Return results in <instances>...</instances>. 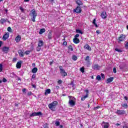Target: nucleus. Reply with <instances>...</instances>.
Masks as SVG:
<instances>
[{
    "label": "nucleus",
    "mask_w": 128,
    "mask_h": 128,
    "mask_svg": "<svg viewBox=\"0 0 128 128\" xmlns=\"http://www.w3.org/2000/svg\"><path fill=\"white\" fill-rule=\"evenodd\" d=\"M48 94H50V89H47L45 92V95Z\"/></svg>",
    "instance_id": "cd10ccee"
},
{
    "label": "nucleus",
    "mask_w": 128,
    "mask_h": 128,
    "mask_svg": "<svg viewBox=\"0 0 128 128\" xmlns=\"http://www.w3.org/2000/svg\"><path fill=\"white\" fill-rule=\"evenodd\" d=\"M2 72V64H0V72Z\"/></svg>",
    "instance_id": "37998d69"
},
{
    "label": "nucleus",
    "mask_w": 128,
    "mask_h": 128,
    "mask_svg": "<svg viewBox=\"0 0 128 128\" xmlns=\"http://www.w3.org/2000/svg\"><path fill=\"white\" fill-rule=\"evenodd\" d=\"M96 18L94 19L92 24H94V26H95L96 28H98V24H96Z\"/></svg>",
    "instance_id": "a878e982"
},
{
    "label": "nucleus",
    "mask_w": 128,
    "mask_h": 128,
    "mask_svg": "<svg viewBox=\"0 0 128 128\" xmlns=\"http://www.w3.org/2000/svg\"><path fill=\"white\" fill-rule=\"evenodd\" d=\"M58 105V102L54 101L48 104V108L51 110H56V106Z\"/></svg>",
    "instance_id": "f257e3e1"
},
{
    "label": "nucleus",
    "mask_w": 128,
    "mask_h": 128,
    "mask_svg": "<svg viewBox=\"0 0 128 128\" xmlns=\"http://www.w3.org/2000/svg\"><path fill=\"white\" fill-rule=\"evenodd\" d=\"M44 128H48V126H45Z\"/></svg>",
    "instance_id": "774afa93"
},
{
    "label": "nucleus",
    "mask_w": 128,
    "mask_h": 128,
    "mask_svg": "<svg viewBox=\"0 0 128 128\" xmlns=\"http://www.w3.org/2000/svg\"><path fill=\"white\" fill-rule=\"evenodd\" d=\"M43 46H44V41H42V40H39L38 46L42 47Z\"/></svg>",
    "instance_id": "a211bd4d"
},
{
    "label": "nucleus",
    "mask_w": 128,
    "mask_h": 128,
    "mask_svg": "<svg viewBox=\"0 0 128 128\" xmlns=\"http://www.w3.org/2000/svg\"><path fill=\"white\" fill-rule=\"evenodd\" d=\"M118 116H122V114H126V110H117L116 112Z\"/></svg>",
    "instance_id": "6e6552de"
},
{
    "label": "nucleus",
    "mask_w": 128,
    "mask_h": 128,
    "mask_svg": "<svg viewBox=\"0 0 128 128\" xmlns=\"http://www.w3.org/2000/svg\"><path fill=\"white\" fill-rule=\"evenodd\" d=\"M18 54H19V56L21 58H24V51L22 50H18Z\"/></svg>",
    "instance_id": "ddd939ff"
},
{
    "label": "nucleus",
    "mask_w": 128,
    "mask_h": 128,
    "mask_svg": "<svg viewBox=\"0 0 128 128\" xmlns=\"http://www.w3.org/2000/svg\"><path fill=\"white\" fill-rule=\"evenodd\" d=\"M123 128H128V126L126 125L123 126Z\"/></svg>",
    "instance_id": "0e129e2a"
},
{
    "label": "nucleus",
    "mask_w": 128,
    "mask_h": 128,
    "mask_svg": "<svg viewBox=\"0 0 128 128\" xmlns=\"http://www.w3.org/2000/svg\"><path fill=\"white\" fill-rule=\"evenodd\" d=\"M80 70L81 72H84V68H80Z\"/></svg>",
    "instance_id": "a19ab883"
},
{
    "label": "nucleus",
    "mask_w": 128,
    "mask_h": 128,
    "mask_svg": "<svg viewBox=\"0 0 128 128\" xmlns=\"http://www.w3.org/2000/svg\"><path fill=\"white\" fill-rule=\"evenodd\" d=\"M85 60L88 62H90V56H86Z\"/></svg>",
    "instance_id": "c9c22d12"
},
{
    "label": "nucleus",
    "mask_w": 128,
    "mask_h": 128,
    "mask_svg": "<svg viewBox=\"0 0 128 128\" xmlns=\"http://www.w3.org/2000/svg\"><path fill=\"white\" fill-rule=\"evenodd\" d=\"M2 82H8V80H6V78H3Z\"/></svg>",
    "instance_id": "3c124183"
},
{
    "label": "nucleus",
    "mask_w": 128,
    "mask_h": 128,
    "mask_svg": "<svg viewBox=\"0 0 128 128\" xmlns=\"http://www.w3.org/2000/svg\"><path fill=\"white\" fill-rule=\"evenodd\" d=\"M121 106H122V108H128V105L126 103L121 104Z\"/></svg>",
    "instance_id": "b1692460"
},
{
    "label": "nucleus",
    "mask_w": 128,
    "mask_h": 128,
    "mask_svg": "<svg viewBox=\"0 0 128 128\" xmlns=\"http://www.w3.org/2000/svg\"><path fill=\"white\" fill-rule=\"evenodd\" d=\"M52 64H54V60H52V62H50V66H52Z\"/></svg>",
    "instance_id": "680f3d73"
},
{
    "label": "nucleus",
    "mask_w": 128,
    "mask_h": 128,
    "mask_svg": "<svg viewBox=\"0 0 128 128\" xmlns=\"http://www.w3.org/2000/svg\"><path fill=\"white\" fill-rule=\"evenodd\" d=\"M22 61L20 60L16 64V67L17 68H22Z\"/></svg>",
    "instance_id": "9b49d317"
},
{
    "label": "nucleus",
    "mask_w": 128,
    "mask_h": 128,
    "mask_svg": "<svg viewBox=\"0 0 128 128\" xmlns=\"http://www.w3.org/2000/svg\"><path fill=\"white\" fill-rule=\"evenodd\" d=\"M48 37L49 40H52V32H49Z\"/></svg>",
    "instance_id": "aec40b11"
},
{
    "label": "nucleus",
    "mask_w": 128,
    "mask_h": 128,
    "mask_svg": "<svg viewBox=\"0 0 128 128\" xmlns=\"http://www.w3.org/2000/svg\"><path fill=\"white\" fill-rule=\"evenodd\" d=\"M126 35L124 34H121L118 38V42L120 44V42H124V40H126Z\"/></svg>",
    "instance_id": "423d86ee"
},
{
    "label": "nucleus",
    "mask_w": 128,
    "mask_h": 128,
    "mask_svg": "<svg viewBox=\"0 0 128 128\" xmlns=\"http://www.w3.org/2000/svg\"><path fill=\"white\" fill-rule=\"evenodd\" d=\"M7 30L9 32H12V28L8 27L7 28Z\"/></svg>",
    "instance_id": "72a5a7b5"
},
{
    "label": "nucleus",
    "mask_w": 128,
    "mask_h": 128,
    "mask_svg": "<svg viewBox=\"0 0 128 128\" xmlns=\"http://www.w3.org/2000/svg\"><path fill=\"white\" fill-rule=\"evenodd\" d=\"M64 126L62 125H60V128H62Z\"/></svg>",
    "instance_id": "338daca9"
},
{
    "label": "nucleus",
    "mask_w": 128,
    "mask_h": 128,
    "mask_svg": "<svg viewBox=\"0 0 128 128\" xmlns=\"http://www.w3.org/2000/svg\"><path fill=\"white\" fill-rule=\"evenodd\" d=\"M32 88H36V86L35 84H32Z\"/></svg>",
    "instance_id": "4d7b16f0"
},
{
    "label": "nucleus",
    "mask_w": 128,
    "mask_h": 128,
    "mask_svg": "<svg viewBox=\"0 0 128 128\" xmlns=\"http://www.w3.org/2000/svg\"><path fill=\"white\" fill-rule=\"evenodd\" d=\"M70 86H72V88H74L75 84H74V81H72L71 82L70 84Z\"/></svg>",
    "instance_id": "79ce46f5"
},
{
    "label": "nucleus",
    "mask_w": 128,
    "mask_h": 128,
    "mask_svg": "<svg viewBox=\"0 0 128 128\" xmlns=\"http://www.w3.org/2000/svg\"><path fill=\"white\" fill-rule=\"evenodd\" d=\"M46 32V30L44 28L40 29L39 34H44Z\"/></svg>",
    "instance_id": "c756f323"
},
{
    "label": "nucleus",
    "mask_w": 128,
    "mask_h": 128,
    "mask_svg": "<svg viewBox=\"0 0 128 128\" xmlns=\"http://www.w3.org/2000/svg\"><path fill=\"white\" fill-rule=\"evenodd\" d=\"M67 44H68V42L65 41L63 42V46H67Z\"/></svg>",
    "instance_id": "6e6d98bb"
},
{
    "label": "nucleus",
    "mask_w": 128,
    "mask_h": 128,
    "mask_svg": "<svg viewBox=\"0 0 128 128\" xmlns=\"http://www.w3.org/2000/svg\"><path fill=\"white\" fill-rule=\"evenodd\" d=\"M102 124H104L103 126L104 128H108V126H110V124H108V123H106L104 122H103Z\"/></svg>",
    "instance_id": "412c9836"
},
{
    "label": "nucleus",
    "mask_w": 128,
    "mask_h": 128,
    "mask_svg": "<svg viewBox=\"0 0 128 128\" xmlns=\"http://www.w3.org/2000/svg\"><path fill=\"white\" fill-rule=\"evenodd\" d=\"M18 58H14L12 59V62H16Z\"/></svg>",
    "instance_id": "de8ad7c7"
},
{
    "label": "nucleus",
    "mask_w": 128,
    "mask_h": 128,
    "mask_svg": "<svg viewBox=\"0 0 128 128\" xmlns=\"http://www.w3.org/2000/svg\"><path fill=\"white\" fill-rule=\"evenodd\" d=\"M9 37H10V33L8 32L6 33L3 36L2 40H8V38Z\"/></svg>",
    "instance_id": "9d476101"
},
{
    "label": "nucleus",
    "mask_w": 128,
    "mask_h": 128,
    "mask_svg": "<svg viewBox=\"0 0 128 128\" xmlns=\"http://www.w3.org/2000/svg\"><path fill=\"white\" fill-rule=\"evenodd\" d=\"M58 84H62V80H58Z\"/></svg>",
    "instance_id": "a18cd8bd"
},
{
    "label": "nucleus",
    "mask_w": 128,
    "mask_h": 128,
    "mask_svg": "<svg viewBox=\"0 0 128 128\" xmlns=\"http://www.w3.org/2000/svg\"><path fill=\"white\" fill-rule=\"evenodd\" d=\"M100 16H101V18H103L104 20H105V18L107 17L106 12H102Z\"/></svg>",
    "instance_id": "f8f14e48"
},
{
    "label": "nucleus",
    "mask_w": 128,
    "mask_h": 128,
    "mask_svg": "<svg viewBox=\"0 0 128 128\" xmlns=\"http://www.w3.org/2000/svg\"><path fill=\"white\" fill-rule=\"evenodd\" d=\"M84 48H86V50H92V48L90 46V45L88 44L84 46Z\"/></svg>",
    "instance_id": "f3484780"
},
{
    "label": "nucleus",
    "mask_w": 128,
    "mask_h": 128,
    "mask_svg": "<svg viewBox=\"0 0 128 128\" xmlns=\"http://www.w3.org/2000/svg\"><path fill=\"white\" fill-rule=\"evenodd\" d=\"M68 98H70L68 102L69 104L71 106H74L76 105V102L74 100H76V98L72 96H68Z\"/></svg>",
    "instance_id": "f03ea898"
},
{
    "label": "nucleus",
    "mask_w": 128,
    "mask_h": 128,
    "mask_svg": "<svg viewBox=\"0 0 128 128\" xmlns=\"http://www.w3.org/2000/svg\"><path fill=\"white\" fill-rule=\"evenodd\" d=\"M20 40H22V37L20 35H18L15 38V40L16 42H20Z\"/></svg>",
    "instance_id": "dca6fc26"
},
{
    "label": "nucleus",
    "mask_w": 128,
    "mask_h": 128,
    "mask_svg": "<svg viewBox=\"0 0 128 128\" xmlns=\"http://www.w3.org/2000/svg\"><path fill=\"white\" fill-rule=\"evenodd\" d=\"M124 98L126 100H128V98L126 96H124Z\"/></svg>",
    "instance_id": "13d9d810"
},
{
    "label": "nucleus",
    "mask_w": 128,
    "mask_h": 128,
    "mask_svg": "<svg viewBox=\"0 0 128 128\" xmlns=\"http://www.w3.org/2000/svg\"><path fill=\"white\" fill-rule=\"evenodd\" d=\"M84 92H86V96H88V92H89L88 90H84Z\"/></svg>",
    "instance_id": "09e8293b"
},
{
    "label": "nucleus",
    "mask_w": 128,
    "mask_h": 128,
    "mask_svg": "<svg viewBox=\"0 0 128 128\" xmlns=\"http://www.w3.org/2000/svg\"><path fill=\"white\" fill-rule=\"evenodd\" d=\"M73 42L74 44H79L80 42V39L78 38H74Z\"/></svg>",
    "instance_id": "6ab92c4d"
},
{
    "label": "nucleus",
    "mask_w": 128,
    "mask_h": 128,
    "mask_svg": "<svg viewBox=\"0 0 128 128\" xmlns=\"http://www.w3.org/2000/svg\"><path fill=\"white\" fill-rule=\"evenodd\" d=\"M78 36H80V34H76L74 36V38H78Z\"/></svg>",
    "instance_id": "603ef678"
},
{
    "label": "nucleus",
    "mask_w": 128,
    "mask_h": 128,
    "mask_svg": "<svg viewBox=\"0 0 128 128\" xmlns=\"http://www.w3.org/2000/svg\"><path fill=\"white\" fill-rule=\"evenodd\" d=\"M20 10H21L22 12H24V8H22V7L20 6Z\"/></svg>",
    "instance_id": "ea45409f"
},
{
    "label": "nucleus",
    "mask_w": 128,
    "mask_h": 128,
    "mask_svg": "<svg viewBox=\"0 0 128 128\" xmlns=\"http://www.w3.org/2000/svg\"><path fill=\"white\" fill-rule=\"evenodd\" d=\"M73 12L80 14V12H82V8L80 6H77V7L73 10Z\"/></svg>",
    "instance_id": "0eeeda50"
},
{
    "label": "nucleus",
    "mask_w": 128,
    "mask_h": 128,
    "mask_svg": "<svg viewBox=\"0 0 128 128\" xmlns=\"http://www.w3.org/2000/svg\"><path fill=\"white\" fill-rule=\"evenodd\" d=\"M94 108L95 110H98V108H100V106H96V107H94Z\"/></svg>",
    "instance_id": "052dcab7"
},
{
    "label": "nucleus",
    "mask_w": 128,
    "mask_h": 128,
    "mask_svg": "<svg viewBox=\"0 0 128 128\" xmlns=\"http://www.w3.org/2000/svg\"><path fill=\"white\" fill-rule=\"evenodd\" d=\"M113 80H114V78L110 77L107 79L106 82L107 84H108V82H112Z\"/></svg>",
    "instance_id": "2eb2a0df"
},
{
    "label": "nucleus",
    "mask_w": 128,
    "mask_h": 128,
    "mask_svg": "<svg viewBox=\"0 0 128 128\" xmlns=\"http://www.w3.org/2000/svg\"><path fill=\"white\" fill-rule=\"evenodd\" d=\"M2 41H0V46H2Z\"/></svg>",
    "instance_id": "e2e57ef3"
},
{
    "label": "nucleus",
    "mask_w": 128,
    "mask_h": 128,
    "mask_svg": "<svg viewBox=\"0 0 128 128\" xmlns=\"http://www.w3.org/2000/svg\"><path fill=\"white\" fill-rule=\"evenodd\" d=\"M101 77L102 78H103V80H104V78H106V77L104 76V74L102 73L101 74Z\"/></svg>",
    "instance_id": "c03bdc74"
},
{
    "label": "nucleus",
    "mask_w": 128,
    "mask_h": 128,
    "mask_svg": "<svg viewBox=\"0 0 128 128\" xmlns=\"http://www.w3.org/2000/svg\"><path fill=\"white\" fill-rule=\"evenodd\" d=\"M76 4L78 5V6H82V4H84V3L80 0H76Z\"/></svg>",
    "instance_id": "4468645a"
},
{
    "label": "nucleus",
    "mask_w": 128,
    "mask_h": 128,
    "mask_svg": "<svg viewBox=\"0 0 128 128\" xmlns=\"http://www.w3.org/2000/svg\"><path fill=\"white\" fill-rule=\"evenodd\" d=\"M88 98V95L82 96L81 98L82 102H84V100H86V98Z\"/></svg>",
    "instance_id": "5701e85b"
},
{
    "label": "nucleus",
    "mask_w": 128,
    "mask_h": 128,
    "mask_svg": "<svg viewBox=\"0 0 128 128\" xmlns=\"http://www.w3.org/2000/svg\"><path fill=\"white\" fill-rule=\"evenodd\" d=\"M96 80H98L100 82V80H102V78L100 77V76L98 75L96 76Z\"/></svg>",
    "instance_id": "7c9ffc66"
},
{
    "label": "nucleus",
    "mask_w": 128,
    "mask_h": 128,
    "mask_svg": "<svg viewBox=\"0 0 128 128\" xmlns=\"http://www.w3.org/2000/svg\"><path fill=\"white\" fill-rule=\"evenodd\" d=\"M22 92H24L26 94V88H23L22 90Z\"/></svg>",
    "instance_id": "5fc2aeb1"
},
{
    "label": "nucleus",
    "mask_w": 128,
    "mask_h": 128,
    "mask_svg": "<svg viewBox=\"0 0 128 128\" xmlns=\"http://www.w3.org/2000/svg\"><path fill=\"white\" fill-rule=\"evenodd\" d=\"M38 72V68H34L32 70V74H36V72Z\"/></svg>",
    "instance_id": "bb28decb"
},
{
    "label": "nucleus",
    "mask_w": 128,
    "mask_h": 128,
    "mask_svg": "<svg viewBox=\"0 0 128 128\" xmlns=\"http://www.w3.org/2000/svg\"><path fill=\"white\" fill-rule=\"evenodd\" d=\"M32 92H28V96H32Z\"/></svg>",
    "instance_id": "864d4df0"
},
{
    "label": "nucleus",
    "mask_w": 128,
    "mask_h": 128,
    "mask_svg": "<svg viewBox=\"0 0 128 128\" xmlns=\"http://www.w3.org/2000/svg\"><path fill=\"white\" fill-rule=\"evenodd\" d=\"M32 20L34 22H36V16H37L36 12V10H32Z\"/></svg>",
    "instance_id": "7ed1b4c3"
},
{
    "label": "nucleus",
    "mask_w": 128,
    "mask_h": 128,
    "mask_svg": "<svg viewBox=\"0 0 128 128\" xmlns=\"http://www.w3.org/2000/svg\"><path fill=\"white\" fill-rule=\"evenodd\" d=\"M30 50H26L25 52L26 54H30Z\"/></svg>",
    "instance_id": "49530a36"
},
{
    "label": "nucleus",
    "mask_w": 128,
    "mask_h": 128,
    "mask_svg": "<svg viewBox=\"0 0 128 128\" xmlns=\"http://www.w3.org/2000/svg\"><path fill=\"white\" fill-rule=\"evenodd\" d=\"M4 22H6V20L4 18H2L1 20H0V23L1 24H4Z\"/></svg>",
    "instance_id": "4be33fe9"
},
{
    "label": "nucleus",
    "mask_w": 128,
    "mask_h": 128,
    "mask_svg": "<svg viewBox=\"0 0 128 128\" xmlns=\"http://www.w3.org/2000/svg\"><path fill=\"white\" fill-rule=\"evenodd\" d=\"M94 70H98V64H95L94 66Z\"/></svg>",
    "instance_id": "f704fd0d"
},
{
    "label": "nucleus",
    "mask_w": 128,
    "mask_h": 128,
    "mask_svg": "<svg viewBox=\"0 0 128 128\" xmlns=\"http://www.w3.org/2000/svg\"><path fill=\"white\" fill-rule=\"evenodd\" d=\"M125 64L124 63H122L120 65L119 68L120 70H124V68Z\"/></svg>",
    "instance_id": "393cba45"
},
{
    "label": "nucleus",
    "mask_w": 128,
    "mask_h": 128,
    "mask_svg": "<svg viewBox=\"0 0 128 128\" xmlns=\"http://www.w3.org/2000/svg\"><path fill=\"white\" fill-rule=\"evenodd\" d=\"M76 34H84V32H82V30H78V29L76 30Z\"/></svg>",
    "instance_id": "c85d7f7f"
},
{
    "label": "nucleus",
    "mask_w": 128,
    "mask_h": 128,
    "mask_svg": "<svg viewBox=\"0 0 128 128\" xmlns=\"http://www.w3.org/2000/svg\"><path fill=\"white\" fill-rule=\"evenodd\" d=\"M68 48L70 50H71V52H72V50H74V48H72V46H69L68 47Z\"/></svg>",
    "instance_id": "58836bf2"
},
{
    "label": "nucleus",
    "mask_w": 128,
    "mask_h": 128,
    "mask_svg": "<svg viewBox=\"0 0 128 128\" xmlns=\"http://www.w3.org/2000/svg\"><path fill=\"white\" fill-rule=\"evenodd\" d=\"M32 78H36V74H34L32 76Z\"/></svg>",
    "instance_id": "bf43d9fd"
},
{
    "label": "nucleus",
    "mask_w": 128,
    "mask_h": 128,
    "mask_svg": "<svg viewBox=\"0 0 128 128\" xmlns=\"http://www.w3.org/2000/svg\"><path fill=\"white\" fill-rule=\"evenodd\" d=\"M115 50H116V52H122V50H121L118 49V48H116Z\"/></svg>",
    "instance_id": "e433bc0d"
},
{
    "label": "nucleus",
    "mask_w": 128,
    "mask_h": 128,
    "mask_svg": "<svg viewBox=\"0 0 128 128\" xmlns=\"http://www.w3.org/2000/svg\"><path fill=\"white\" fill-rule=\"evenodd\" d=\"M113 72H114V74H116V68H114Z\"/></svg>",
    "instance_id": "8fccbe9b"
},
{
    "label": "nucleus",
    "mask_w": 128,
    "mask_h": 128,
    "mask_svg": "<svg viewBox=\"0 0 128 128\" xmlns=\"http://www.w3.org/2000/svg\"><path fill=\"white\" fill-rule=\"evenodd\" d=\"M59 68L60 70V72L61 74V76H68V74L66 72V70L62 68V66H59Z\"/></svg>",
    "instance_id": "20e7f679"
},
{
    "label": "nucleus",
    "mask_w": 128,
    "mask_h": 128,
    "mask_svg": "<svg viewBox=\"0 0 128 128\" xmlns=\"http://www.w3.org/2000/svg\"><path fill=\"white\" fill-rule=\"evenodd\" d=\"M72 58L73 60H78V57L76 55H74L72 56Z\"/></svg>",
    "instance_id": "2f4dec72"
},
{
    "label": "nucleus",
    "mask_w": 128,
    "mask_h": 128,
    "mask_svg": "<svg viewBox=\"0 0 128 128\" xmlns=\"http://www.w3.org/2000/svg\"><path fill=\"white\" fill-rule=\"evenodd\" d=\"M56 90H58V88H60V86H56Z\"/></svg>",
    "instance_id": "69168bd1"
},
{
    "label": "nucleus",
    "mask_w": 128,
    "mask_h": 128,
    "mask_svg": "<svg viewBox=\"0 0 128 128\" xmlns=\"http://www.w3.org/2000/svg\"><path fill=\"white\" fill-rule=\"evenodd\" d=\"M42 116V112H34L30 114V117L32 118V116Z\"/></svg>",
    "instance_id": "39448f33"
},
{
    "label": "nucleus",
    "mask_w": 128,
    "mask_h": 128,
    "mask_svg": "<svg viewBox=\"0 0 128 128\" xmlns=\"http://www.w3.org/2000/svg\"><path fill=\"white\" fill-rule=\"evenodd\" d=\"M55 124L56 126H60V122L59 121H56L55 122Z\"/></svg>",
    "instance_id": "4c0bfd02"
},
{
    "label": "nucleus",
    "mask_w": 128,
    "mask_h": 128,
    "mask_svg": "<svg viewBox=\"0 0 128 128\" xmlns=\"http://www.w3.org/2000/svg\"><path fill=\"white\" fill-rule=\"evenodd\" d=\"M37 52H40V50H42V47H40V46H38L36 48Z\"/></svg>",
    "instance_id": "473e14b6"
},
{
    "label": "nucleus",
    "mask_w": 128,
    "mask_h": 128,
    "mask_svg": "<svg viewBox=\"0 0 128 128\" xmlns=\"http://www.w3.org/2000/svg\"><path fill=\"white\" fill-rule=\"evenodd\" d=\"M8 50H10V47L4 46L2 48V51L6 54H8Z\"/></svg>",
    "instance_id": "1a4fd4ad"
}]
</instances>
